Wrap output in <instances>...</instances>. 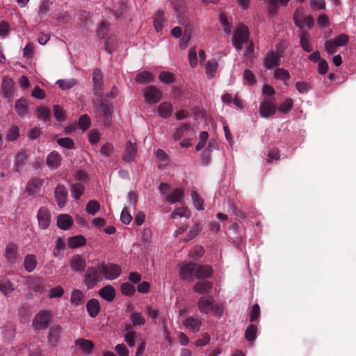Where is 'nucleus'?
<instances>
[{"label":"nucleus","instance_id":"6ab92c4d","mask_svg":"<svg viewBox=\"0 0 356 356\" xmlns=\"http://www.w3.org/2000/svg\"><path fill=\"white\" fill-rule=\"evenodd\" d=\"M62 156L57 151L51 152L47 156L46 164L51 170H55L61 165Z\"/></svg>","mask_w":356,"mask_h":356},{"label":"nucleus","instance_id":"b1692460","mask_svg":"<svg viewBox=\"0 0 356 356\" xmlns=\"http://www.w3.org/2000/svg\"><path fill=\"white\" fill-rule=\"evenodd\" d=\"M86 307L88 316L91 318L97 317L101 311L99 301L96 298L90 299L87 302Z\"/></svg>","mask_w":356,"mask_h":356},{"label":"nucleus","instance_id":"4c0bfd02","mask_svg":"<svg viewBox=\"0 0 356 356\" xmlns=\"http://www.w3.org/2000/svg\"><path fill=\"white\" fill-rule=\"evenodd\" d=\"M258 334V327L254 324H250L248 325L245 330L244 337L245 340L248 342L254 341L257 337Z\"/></svg>","mask_w":356,"mask_h":356},{"label":"nucleus","instance_id":"bf43d9fd","mask_svg":"<svg viewBox=\"0 0 356 356\" xmlns=\"http://www.w3.org/2000/svg\"><path fill=\"white\" fill-rule=\"evenodd\" d=\"M191 197L195 207L199 211L204 210V200L196 191H193L191 193Z\"/></svg>","mask_w":356,"mask_h":356},{"label":"nucleus","instance_id":"473e14b6","mask_svg":"<svg viewBox=\"0 0 356 356\" xmlns=\"http://www.w3.org/2000/svg\"><path fill=\"white\" fill-rule=\"evenodd\" d=\"M62 331L61 327L58 325L50 327L48 334V341L53 346H56L59 340L60 334Z\"/></svg>","mask_w":356,"mask_h":356},{"label":"nucleus","instance_id":"09e8293b","mask_svg":"<svg viewBox=\"0 0 356 356\" xmlns=\"http://www.w3.org/2000/svg\"><path fill=\"white\" fill-rule=\"evenodd\" d=\"M294 102L291 98L286 99L278 107V111L281 113L286 114L293 108Z\"/></svg>","mask_w":356,"mask_h":356},{"label":"nucleus","instance_id":"9b49d317","mask_svg":"<svg viewBox=\"0 0 356 356\" xmlns=\"http://www.w3.org/2000/svg\"><path fill=\"white\" fill-rule=\"evenodd\" d=\"M94 104L98 111L103 115L105 122L108 120H111L114 110V107L112 104L106 103L102 99H97L94 102Z\"/></svg>","mask_w":356,"mask_h":356},{"label":"nucleus","instance_id":"c756f323","mask_svg":"<svg viewBox=\"0 0 356 356\" xmlns=\"http://www.w3.org/2000/svg\"><path fill=\"white\" fill-rule=\"evenodd\" d=\"M15 111L20 118H24L28 114L27 101L25 98L21 97L17 99L15 104Z\"/></svg>","mask_w":356,"mask_h":356},{"label":"nucleus","instance_id":"774afa93","mask_svg":"<svg viewBox=\"0 0 356 356\" xmlns=\"http://www.w3.org/2000/svg\"><path fill=\"white\" fill-rule=\"evenodd\" d=\"M116 40L114 37L110 36L105 40L104 49L105 51L111 54L115 49Z\"/></svg>","mask_w":356,"mask_h":356},{"label":"nucleus","instance_id":"aec40b11","mask_svg":"<svg viewBox=\"0 0 356 356\" xmlns=\"http://www.w3.org/2000/svg\"><path fill=\"white\" fill-rule=\"evenodd\" d=\"M70 266L72 271L82 273L85 270L86 264L81 255L74 254L70 261Z\"/></svg>","mask_w":356,"mask_h":356},{"label":"nucleus","instance_id":"f257e3e1","mask_svg":"<svg viewBox=\"0 0 356 356\" xmlns=\"http://www.w3.org/2000/svg\"><path fill=\"white\" fill-rule=\"evenodd\" d=\"M214 298L211 295L202 296L197 301V307L200 312L202 314H209L212 312L216 317H221L224 312L223 305L221 304H215Z\"/></svg>","mask_w":356,"mask_h":356},{"label":"nucleus","instance_id":"39448f33","mask_svg":"<svg viewBox=\"0 0 356 356\" xmlns=\"http://www.w3.org/2000/svg\"><path fill=\"white\" fill-rule=\"evenodd\" d=\"M275 48L277 51H274L273 50L268 51L263 59V66L266 70H270L274 67L279 66L280 65V60L282 57V52L284 50L282 51V54L279 53L280 49V44H277L275 45Z\"/></svg>","mask_w":356,"mask_h":356},{"label":"nucleus","instance_id":"412c9836","mask_svg":"<svg viewBox=\"0 0 356 356\" xmlns=\"http://www.w3.org/2000/svg\"><path fill=\"white\" fill-rule=\"evenodd\" d=\"M157 113L159 116L162 119L170 118L173 113V106L172 103L167 101L161 102L157 108Z\"/></svg>","mask_w":356,"mask_h":356},{"label":"nucleus","instance_id":"a19ab883","mask_svg":"<svg viewBox=\"0 0 356 356\" xmlns=\"http://www.w3.org/2000/svg\"><path fill=\"white\" fill-rule=\"evenodd\" d=\"M135 79L138 83L143 84L147 82L153 81L154 75L149 71L143 70L136 74Z\"/></svg>","mask_w":356,"mask_h":356},{"label":"nucleus","instance_id":"2f4dec72","mask_svg":"<svg viewBox=\"0 0 356 356\" xmlns=\"http://www.w3.org/2000/svg\"><path fill=\"white\" fill-rule=\"evenodd\" d=\"M38 264L37 257L33 254H28L24 257V267L26 272L32 273Z\"/></svg>","mask_w":356,"mask_h":356},{"label":"nucleus","instance_id":"4d7b16f0","mask_svg":"<svg viewBox=\"0 0 356 356\" xmlns=\"http://www.w3.org/2000/svg\"><path fill=\"white\" fill-rule=\"evenodd\" d=\"M36 112H37L38 118L42 119L44 122L49 120L50 116H51V113H50V111L47 108L42 106H38L36 108Z\"/></svg>","mask_w":356,"mask_h":356},{"label":"nucleus","instance_id":"ddd939ff","mask_svg":"<svg viewBox=\"0 0 356 356\" xmlns=\"http://www.w3.org/2000/svg\"><path fill=\"white\" fill-rule=\"evenodd\" d=\"M197 263L189 261L181 266L179 270V275L181 280H190L195 275Z\"/></svg>","mask_w":356,"mask_h":356},{"label":"nucleus","instance_id":"8fccbe9b","mask_svg":"<svg viewBox=\"0 0 356 356\" xmlns=\"http://www.w3.org/2000/svg\"><path fill=\"white\" fill-rule=\"evenodd\" d=\"M100 209V204L98 201L92 200L88 201L86 206V212L92 216L95 215Z\"/></svg>","mask_w":356,"mask_h":356},{"label":"nucleus","instance_id":"13d9d810","mask_svg":"<svg viewBox=\"0 0 356 356\" xmlns=\"http://www.w3.org/2000/svg\"><path fill=\"white\" fill-rule=\"evenodd\" d=\"M57 143L62 147L67 149H72L75 147L74 140L68 137L58 138Z\"/></svg>","mask_w":356,"mask_h":356},{"label":"nucleus","instance_id":"79ce46f5","mask_svg":"<svg viewBox=\"0 0 356 356\" xmlns=\"http://www.w3.org/2000/svg\"><path fill=\"white\" fill-rule=\"evenodd\" d=\"M202 230V225L200 222H197L193 225L187 236L183 239L184 242L187 243L197 236H198Z\"/></svg>","mask_w":356,"mask_h":356},{"label":"nucleus","instance_id":"20e7f679","mask_svg":"<svg viewBox=\"0 0 356 356\" xmlns=\"http://www.w3.org/2000/svg\"><path fill=\"white\" fill-rule=\"evenodd\" d=\"M100 273L104 278L108 280H114L119 277L122 273V268L120 265L114 263H102L99 265Z\"/></svg>","mask_w":356,"mask_h":356},{"label":"nucleus","instance_id":"9d476101","mask_svg":"<svg viewBox=\"0 0 356 356\" xmlns=\"http://www.w3.org/2000/svg\"><path fill=\"white\" fill-rule=\"evenodd\" d=\"M302 12L300 11L299 9L295 10L293 16L294 24L300 29L307 27L310 30L314 24V17L312 15H308L305 17L302 21H301L300 18L302 17Z\"/></svg>","mask_w":356,"mask_h":356},{"label":"nucleus","instance_id":"7ed1b4c3","mask_svg":"<svg viewBox=\"0 0 356 356\" xmlns=\"http://www.w3.org/2000/svg\"><path fill=\"white\" fill-rule=\"evenodd\" d=\"M52 318V314L49 310H40L34 316L32 326L35 330H44L48 328Z\"/></svg>","mask_w":356,"mask_h":356},{"label":"nucleus","instance_id":"cd10ccee","mask_svg":"<svg viewBox=\"0 0 356 356\" xmlns=\"http://www.w3.org/2000/svg\"><path fill=\"white\" fill-rule=\"evenodd\" d=\"M87 240L83 235H76L68 238L67 245L70 249H76L86 245Z\"/></svg>","mask_w":356,"mask_h":356},{"label":"nucleus","instance_id":"0e129e2a","mask_svg":"<svg viewBox=\"0 0 356 356\" xmlns=\"http://www.w3.org/2000/svg\"><path fill=\"white\" fill-rule=\"evenodd\" d=\"M15 334L16 330L13 327H6L2 332L3 337L7 342L12 341L15 339Z\"/></svg>","mask_w":356,"mask_h":356},{"label":"nucleus","instance_id":"393cba45","mask_svg":"<svg viewBox=\"0 0 356 356\" xmlns=\"http://www.w3.org/2000/svg\"><path fill=\"white\" fill-rule=\"evenodd\" d=\"M14 81L12 80V79L8 77H5L3 79L1 92L3 96L5 98H10L13 97L14 92Z\"/></svg>","mask_w":356,"mask_h":356},{"label":"nucleus","instance_id":"6e6552de","mask_svg":"<svg viewBox=\"0 0 356 356\" xmlns=\"http://www.w3.org/2000/svg\"><path fill=\"white\" fill-rule=\"evenodd\" d=\"M145 102L150 105L155 104L161 101L163 97L162 92L154 86L147 87L143 92Z\"/></svg>","mask_w":356,"mask_h":356},{"label":"nucleus","instance_id":"f8f14e48","mask_svg":"<svg viewBox=\"0 0 356 356\" xmlns=\"http://www.w3.org/2000/svg\"><path fill=\"white\" fill-rule=\"evenodd\" d=\"M138 153V147L136 142L129 140L125 144L124 152L122 154V159L126 163H132Z\"/></svg>","mask_w":356,"mask_h":356},{"label":"nucleus","instance_id":"338daca9","mask_svg":"<svg viewBox=\"0 0 356 356\" xmlns=\"http://www.w3.org/2000/svg\"><path fill=\"white\" fill-rule=\"evenodd\" d=\"M133 325H143L145 323V319L139 312H134L130 316Z\"/></svg>","mask_w":356,"mask_h":356},{"label":"nucleus","instance_id":"a878e982","mask_svg":"<svg viewBox=\"0 0 356 356\" xmlns=\"http://www.w3.org/2000/svg\"><path fill=\"white\" fill-rule=\"evenodd\" d=\"M42 181L38 178L34 177L29 181L26 187V193L29 195H34L38 193L42 186Z\"/></svg>","mask_w":356,"mask_h":356},{"label":"nucleus","instance_id":"0eeeda50","mask_svg":"<svg viewBox=\"0 0 356 356\" xmlns=\"http://www.w3.org/2000/svg\"><path fill=\"white\" fill-rule=\"evenodd\" d=\"M277 109L275 98H264L259 105V114L261 117L268 118L273 115Z\"/></svg>","mask_w":356,"mask_h":356},{"label":"nucleus","instance_id":"ea45409f","mask_svg":"<svg viewBox=\"0 0 356 356\" xmlns=\"http://www.w3.org/2000/svg\"><path fill=\"white\" fill-rule=\"evenodd\" d=\"M70 191L72 197L74 200H78L84 193L85 186L83 184L81 183L72 184L70 185Z\"/></svg>","mask_w":356,"mask_h":356},{"label":"nucleus","instance_id":"1a4fd4ad","mask_svg":"<svg viewBox=\"0 0 356 356\" xmlns=\"http://www.w3.org/2000/svg\"><path fill=\"white\" fill-rule=\"evenodd\" d=\"M93 94L98 97H102L104 90L103 73L99 68H95L92 73Z\"/></svg>","mask_w":356,"mask_h":356},{"label":"nucleus","instance_id":"4be33fe9","mask_svg":"<svg viewBox=\"0 0 356 356\" xmlns=\"http://www.w3.org/2000/svg\"><path fill=\"white\" fill-rule=\"evenodd\" d=\"M18 254V248L14 243H10L6 246L4 257L8 263L15 264Z\"/></svg>","mask_w":356,"mask_h":356},{"label":"nucleus","instance_id":"58836bf2","mask_svg":"<svg viewBox=\"0 0 356 356\" xmlns=\"http://www.w3.org/2000/svg\"><path fill=\"white\" fill-rule=\"evenodd\" d=\"M191 126L189 123H181L179 126L175 129L173 134L172 138L175 141H178L180 140L191 129Z\"/></svg>","mask_w":356,"mask_h":356},{"label":"nucleus","instance_id":"864d4df0","mask_svg":"<svg viewBox=\"0 0 356 356\" xmlns=\"http://www.w3.org/2000/svg\"><path fill=\"white\" fill-rule=\"evenodd\" d=\"M296 88L300 94H305L310 91L313 87L307 81H299L296 83Z\"/></svg>","mask_w":356,"mask_h":356},{"label":"nucleus","instance_id":"72a5a7b5","mask_svg":"<svg viewBox=\"0 0 356 356\" xmlns=\"http://www.w3.org/2000/svg\"><path fill=\"white\" fill-rule=\"evenodd\" d=\"M85 295L83 292L79 289H74L70 296V302L74 307H79L83 304Z\"/></svg>","mask_w":356,"mask_h":356},{"label":"nucleus","instance_id":"2eb2a0df","mask_svg":"<svg viewBox=\"0 0 356 356\" xmlns=\"http://www.w3.org/2000/svg\"><path fill=\"white\" fill-rule=\"evenodd\" d=\"M213 275V269L211 265L197 264L195 277L198 280H207Z\"/></svg>","mask_w":356,"mask_h":356},{"label":"nucleus","instance_id":"603ef678","mask_svg":"<svg viewBox=\"0 0 356 356\" xmlns=\"http://www.w3.org/2000/svg\"><path fill=\"white\" fill-rule=\"evenodd\" d=\"M204 254V250L201 245H195L190 251L189 256L195 261L200 260Z\"/></svg>","mask_w":356,"mask_h":356},{"label":"nucleus","instance_id":"5701e85b","mask_svg":"<svg viewBox=\"0 0 356 356\" xmlns=\"http://www.w3.org/2000/svg\"><path fill=\"white\" fill-rule=\"evenodd\" d=\"M99 296L104 300L111 302H113L116 296V291L115 288L108 284L101 288L98 292Z\"/></svg>","mask_w":356,"mask_h":356},{"label":"nucleus","instance_id":"37998d69","mask_svg":"<svg viewBox=\"0 0 356 356\" xmlns=\"http://www.w3.org/2000/svg\"><path fill=\"white\" fill-rule=\"evenodd\" d=\"M63 91L70 90L77 85L78 81L76 79H58L56 83Z\"/></svg>","mask_w":356,"mask_h":356},{"label":"nucleus","instance_id":"bb28decb","mask_svg":"<svg viewBox=\"0 0 356 356\" xmlns=\"http://www.w3.org/2000/svg\"><path fill=\"white\" fill-rule=\"evenodd\" d=\"M74 223L73 218L68 214H60L57 217V226L63 230L70 229Z\"/></svg>","mask_w":356,"mask_h":356},{"label":"nucleus","instance_id":"a211bd4d","mask_svg":"<svg viewBox=\"0 0 356 356\" xmlns=\"http://www.w3.org/2000/svg\"><path fill=\"white\" fill-rule=\"evenodd\" d=\"M55 198L57 202V204L60 208H63L65 207L67 198L68 195V192L66 187L62 184H58L54 190Z\"/></svg>","mask_w":356,"mask_h":356},{"label":"nucleus","instance_id":"c9c22d12","mask_svg":"<svg viewBox=\"0 0 356 356\" xmlns=\"http://www.w3.org/2000/svg\"><path fill=\"white\" fill-rule=\"evenodd\" d=\"M184 197V191L181 188L173 189L172 192L165 197V201L170 204L180 202Z\"/></svg>","mask_w":356,"mask_h":356},{"label":"nucleus","instance_id":"f704fd0d","mask_svg":"<svg viewBox=\"0 0 356 356\" xmlns=\"http://www.w3.org/2000/svg\"><path fill=\"white\" fill-rule=\"evenodd\" d=\"M300 46L305 52L310 53L313 47L309 40V34L307 31H302L300 35Z\"/></svg>","mask_w":356,"mask_h":356},{"label":"nucleus","instance_id":"c85d7f7f","mask_svg":"<svg viewBox=\"0 0 356 356\" xmlns=\"http://www.w3.org/2000/svg\"><path fill=\"white\" fill-rule=\"evenodd\" d=\"M27 158L28 156L24 150L22 149L17 152L14 159L13 170L19 172Z\"/></svg>","mask_w":356,"mask_h":356},{"label":"nucleus","instance_id":"f03ea898","mask_svg":"<svg viewBox=\"0 0 356 356\" xmlns=\"http://www.w3.org/2000/svg\"><path fill=\"white\" fill-rule=\"evenodd\" d=\"M250 38V31L248 27L243 24H239L233 35V46L236 51H240L242 47L245 44H248Z\"/></svg>","mask_w":356,"mask_h":356},{"label":"nucleus","instance_id":"dca6fc26","mask_svg":"<svg viewBox=\"0 0 356 356\" xmlns=\"http://www.w3.org/2000/svg\"><path fill=\"white\" fill-rule=\"evenodd\" d=\"M37 218L40 228L47 229L51 222V214L49 209L45 207H40L37 213Z\"/></svg>","mask_w":356,"mask_h":356},{"label":"nucleus","instance_id":"a18cd8bd","mask_svg":"<svg viewBox=\"0 0 356 356\" xmlns=\"http://www.w3.org/2000/svg\"><path fill=\"white\" fill-rule=\"evenodd\" d=\"M165 20L164 13L161 10H157L154 19V26L157 33L163 29V23Z\"/></svg>","mask_w":356,"mask_h":356},{"label":"nucleus","instance_id":"de8ad7c7","mask_svg":"<svg viewBox=\"0 0 356 356\" xmlns=\"http://www.w3.org/2000/svg\"><path fill=\"white\" fill-rule=\"evenodd\" d=\"M159 81L164 84H171L175 81V74L168 71H163L159 75Z\"/></svg>","mask_w":356,"mask_h":356},{"label":"nucleus","instance_id":"6e6d98bb","mask_svg":"<svg viewBox=\"0 0 356 356\" xmlns=\"http://www.w3.org/2000/svg\"><path fill=\"white\" fill-rule=\"evenodd\" d=\"M243 78L249 86H254L257 83L255 75L250 70L245 69L243 71Z\"/></svg>","mask_w":356,"mask_h":356},{"label":"nucleus","instance_id":"f3484780","mask_svg":"<svg viewBox=\"0 0 356 356\" xmlns=\"http://www.w3.org/2000/svg\"><path fill=\"white\" fill-rule=\"evenodd\" d=\"M213 286V283L209 280H198L193 286V291L199 294L207 296L209 295L211 290Z\"/></svg>","mask_w":356,"mask_h":356},{"label":"nucleus","instance_id":"e433bc0d","mask_svg":"<svg viewBox=\"0 0 356 356\" xmlns=\"http://www.w3.org/2000/svg\"><path fill=\"white\" fill-rule=\"evenodd\" d=\"M218 67V63L215 58L210 59L206 64L205 73L209 79L215 77L216 71Z\"/></svg>","mask_w":356,"mask_h":356},{"label":"nucleus","instance_id":"69168bd1","mask_svg":"<svg viewBox=\"0 0 356 356\" xmlns=\"http://www.w3.org/2000/svg\"><path fill=\"white\" fill-rule=\"evenodd\" d=\"M53 111L55 119L58 122H63L65 120V113L59 105H54Z\"/></svg>","mask_w":356,"mask_h":356},{"label":"nucleus","instance_id":"680f3d73","mask_svg":"<svg viewBox=\"0 0 356 356\" xmlns=\"http://www.w3.org/2000/svg\"><path fill=\"white\" fill-rule=\"evenodd\" d=\"M14 291L13 282L9 280L0 282V291L8 296Z\"/></svg>","mask_w":356,"mask_h":356},{"label":"nucleus","instance_id":"7c9ffc66","mask_svg":"<svg viewBox=\"0 0 356 356\" xmlns=\"http://www.w3.org/2000/svg\"><path fill=\"white\" fill-rule=\"evenodd\" d=\"M75 343L79 346V350L86 354H90L95 347L92 341L84 339H76Z\"/></svg>","mask_w":356,"mask_h":356},{"label":"nucleus","instance_id":"3c124183","mask_svg":"<svg viewBox=\"0 0 356 356\" xmlns=\"http://www.w3.org/2000/svg\"><path fill=\"white\" fill-rule=\"evenodd\" d=\"M19 136V129L16 125H13L7 131L6 138L8 141H15Z\"/></svg>","mask_w":356,"mask_h":356},{"label":"nucleus","instance_id":"e2e57ef3","mask_svg":"<svg viewBox=\"0 0 356 356\" xmlns=\"http://www.w3.org/2000/svg\"><path fill=\"white\" fill-rule=\"evenodd\" d=\"M78 124L81 129L87 130L91 124L90 117L87 114L81 115L79 118Z\"/></svg>","mask_w":356,"mask_h":356},{"label":"nucleus","instance_id":"5fc2aeb1","mask_svg":"<svg viewBox=\"0 0 356 356\" xmlns=\"http://www.w3.org/2000/svg\"><path fill=\"white\" fill-rule=\"evenodd\" d=\"M30 288L36 293H42L43 291L42 280L39 277L33 278L29 283Z\"/></svg>","mask_w":356,"mask_h":356},{"label":"nucleus","instance_id":"423d86ee","mask_svg":"<svg viewBox=\"0 0 356 356\" xmlns=\"http://www.w3.org/2000/svg\"><path fill=\"white\" fill-rule=\"evenodd\" d=\"M100 267L89 266L84 275L83 283L88 289H93L101 280Z\"/></svg>","mask_w":356,"mask_h":356},{"label":"nucleus","instance_id":"052dcab7","mask_svg":"<svg viewBox=\"0 0 356 356\" xmlns=\"http://www.w3.org/2000/svg\"><path fill=\"white\" fill-rule=\"evenodd\" d=\"M114 152V147L111 143L107 142L100 149V154L104 157H110Z\"/></svg>","mask_w":356,"mask_h":356},{"label":"nucleus","instance_id":"c03bdc74","mask_svg":"<svg viewBox=\"0 0 356 356\" xmlns=\"http://www.w3.org/2000/svg\"><path fill=\"white\" fill-rule=\"evenodd\" d=\"M120 291L124 296L131 297L136 293V287L129 282L120 284Z\"/></svg>","mask_w":356,"mask_h":356},{"label":"nucleus","instance_id":"4468645a","mask_svg":"<svg viewBox=\"0 0 356 356\" xmlns=\"http://www.w3.org/2000/svg\"><path fill=\"white\" fill-rule=\"evenodd\" d=\"M182 323L189 331L196 333L202 326V318L197 314H195L186 318Z\"/></svg>","mask_w":356,"mask_h":356},{"label":"nucleus","instance_id":"49530a36","mask_svg":"<svg viewBox=\"0 0 356 356\" xmlns=\"http://www.w3.org/2000/svg\"><path fill=\"white\" fill-rule=\"evenodd\" d=\"M274 77L277 80H280L286 82L291 77L289 72L282 67H277L275 70Z\"/></svg>","mask_w":356,"mask_h":356}]
</instances>
